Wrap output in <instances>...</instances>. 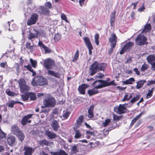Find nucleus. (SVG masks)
I'll return each mask as SVG.
<instances>
[{
	"instance_id": "60",
	"label": "nucleus",
	"mask_w": 155,
	"mask_h": 155,
	"mask_svg": "<svg viewBox=\"0 0 155 155\" xmlns=\"http://www.w3.org/2000/svg\"><path fill=\"white\" fill-rule=\"evenodd\" d=\"M45 7H48V8H51V4L49 2H46L45 4Z\"/></svg>"
},
{
	"instance_id": "42",
	"label": "nucleus",
	"mask_w": 155,
	"mask_h": 155,
	"mask_svg": "<svg viewBox=\"0 0 155 155\" xmlns=\"http://www.w3.org/2000/svg\"><path fill=\"white\" fill-rule=\"evenodd\" d=\"M6 134L0 129V140L3 141V139L5 138Z\"/></svg>"
},
{
	"instance_id": "6",
	"label": "nucleus",
	"mask_w": 155,
	"mask_h": 155,
	"mask_svg": "<svg viewBox=\"0 0 155 155\" xmlns=\"http://www.w3.org/2000/svg\"><path fill=\"white\" fill-rule=\"evenodd\" d=\"M44 66L47 69H52L55 66L54 61L50 58L45 59L44 62Z\"/></svg>"
},
{
	"instance_id": "36",
	"label": "nucleus",
	"mask_w": 155,
	"mask_h": 155,
	"mask_svg": "<svg viewBox=\"0 0 155 155\" xmlns=\"http://www.w3.org/2000/svg\"><path fill=\"white\" fill-rule=\"evenodd\" d=\"M16 104V101L11 100L8 102L6 104V105L8 107H13L15 104Z\"/></svg>"
},
{
	"instance_id": "61",
	"label": "nucleus",
	"mask_w": 155,
	"mask_h": 155,
	"mask_svg": "<svg viewBox=\"0 0 155 155\" xmlns=\"http://www.w3.org/2000/svg\"><path fill=\"white\" fill-rule=\"evenodd\" d=\"M129 100V99L128 98V95L127 94H126L124 95L123 98L122 99V101H126Z\"/></svg>"
},
{
	"instance_id": "34",
	"label": "nucleus",
	"mask_w": 155,
	"mask_h": 155,
	"mask_svg": "<svg viewBox=\"0 0 155 155\" xmlns=\"http://www.w3.org/2000/svg\"><path fill=\"white\" fill-rule=\"evenodd\" d=\"M84 116L82 115H81L77 120V125L79 126L82 124Z\"/></svg>"
},
{
	"instance_id": "7",
	"label": "nucleus",
	"mask_w": 155,
	"mask_h": 155,
	"mask_svg": "<svg viewBox=\"0 0 155 155\" xmlns=\"http://www.w3.org/2000/svg\"><path fill=\"white\" fill-rule=\"evenodd\" d=\"M105 81L98 80L94 81L92 84L95 89H100L105 87Z\"/></svg>"
},
{
	"instance_id": "15",
	"label": "nucleus",
	"mask_w": 155,
	"mask_h": 155,
	"mask_svg": "<svg viewBox=\"0 0 155 155\" xmlns=\"http://www.w3.org/2000/svg\"><path fill=\"white\" fill-rule=\"evenodd\" d=\"M109 40L111 43L110 45H114L116 46L117 41V38L115 34H112L111 37L109 38Z\"/></svg>"
},
{
	"instance_id": "40",
	"label": "nucleus",
	"mask_w": 155,
	"mask_h": 155,
	"mask_svg": "<svg viewBox=\"0 0 155 155\" xmlns=\"http://www.w3.org/2000/svg\"><path fill=\"white\" fill-rule=\"evenodd\" d=\"M28 94L30 100H34L36 99V97L35 94L32 92H28Z\"/></svg>"
},
{
	"instance_id": "49",
	"label": "nucleus",
	"mask_w": 155,
	"mask_h": 155,
	"mask_svg": "<svg viewBox=\"0 0 155 155\" xmlns=\"http://www.w3.org/2000/svg\"><path fill=\"white\" fill-rule=\"evenodd\" d=\"M110 121L111 120L109 119L106 120L102 124L103 127H105L107 126L110 123Z\"/></svg>"
},
{
	"instance_id": "47",
	"label": "nucleus",
	"mask_w": 155,
	"mask_h": 155,
	"mask_svg": "<svg viewBox=\"0 0 155 155\" xmlns=\"http://www.w3.org/2000/svg\"><path fill=\"white\" fill-rule=\"evenodd\" d=\"M148 68V65L144 64L142 65L141 68V71H144L146 70H147Z\"/></svg>"
},
{
	"instance_id": "22",
	"label": "nucleus",
	"mask_w": 155,
	"mask_h": 155,
	"mask_svg": "<svg viewBox=\"0 0 155 155\" xmlns=\"http://www.w3.org/2000/svg\"><path fill=\"white\" fill-rule=\"evenodd\" d=\"M94 108V105H91L89 108L88 110V117L89 118H92L94 117L93 110Z\"/></svg>"
},
{
	"instance_id": "64",
	"label": "nucleus",
	"mask_w": 155,
	"mask_h": 155,
	"mask_svg": "<svg viewBox=\"0 0 155 155\" xmlns=\"http://www.w3.org/2000/svg\"><path fill=\"white\" fill-rule=\"evenodd\" d=\"M143 112L141 113L139 115H137L133 119L136 121L141 117V115L142 114Z\"/></svg>"
},
{
	"instance_id": "19",
	"label": "nucleus",
	"mask_w": 155,
	"mask_h": 155,
	"mask_svg": "<svg viewBox=\"0 0 155 155\" xmlns=\"http://www.w3.org/2000/svg\"><path fill=\"white\" fill-rule=\"evenodd\" d=\"M15 140V137L12 136H9L7 139V142L10 145H12L14 143Z\"/></svg>"
},
{
	"instance_id": "5",
	"label": "nucleus",
	"mask_w": 155,
	"mask_h": 155,
	"mask_svg": "<svg viewBox=\"0 0 155 155\" xmlns=\"http://www.w3.org/2000/svg\"><path fill=\"white\" fill-rule=\"evenodd\" d=\"M20 91L24 93L30 90V87L28 86L25 80L22 78L20 79L18 82Z\"/></svg>"
},
{
	"instance_id": "41",
	"label": "nucleus",
	"mask_w": 155,
	"mask_h": 155,
	"mask_svg": "<svg viewBox=\"0 0 155 155\" xmlns=\"http://www.w3.org/2000/svg\"><path fill=\"white\" fill-rule=\"evenodd\" d=\"M105 87L110 86L111 85L113 86H116L117 85L114 82V81H112L110 82H107V81H105Z\"/></svg>"
},
{
	"instance_id": "24",
	"label": "nucleus",
	"mask_w": 155,
	"mask_h": 155,
	"mask_svg": "<svg viewBox=\"0 0 155 155\" xmlns=\"http://www.w3.org/2000/svg\"><path fill=\"white\" fill-rule=\"evenodd\" d=\"M24 149L25 150V155H32V148L25 147Z\"/></svg>"
},
{
	"instance_id": "38",
	"label": "nucleus",
	"mask_w": 155,
	"mask_h": 155,
	"mask_svg": "<svg viewBox=\"0 0 155 155\" xmlns=\"http://www.w3.org/2000/svg\"><path fill=\"white\" fill-rule=\"evenodd\" d=\"M140 97V94L137 95L135 97H133V98L130 101V102L132 104L134 103L136 101H137L139 100Z\"/></svg>"
},
{
	"instance_id": "20",
	"label": "nucleus",
	"mask_w": 155,
	"mask_h": 155,
	"mask_svg": "<svg viewBox=\"0 0 155 155\" xmlns=\"http://www.w3.org/2000/svg\"><path fill=\"white\" fill-rule=\"evenodd\" d=\"M50 153L51 155H68L64 150L61 149L58 152H51Z\"/></svg>"
},
{
	"instance_id": "16",
	"label": "nucleus",
	"mask_w": 155,
	"mask_h": 155,
	"mask_svg": "<svg viewBox=\"0 0 155 155\" xmlns=\"http://www.w3.org/2000/svg\"><path fill=\"white\" fill-rule=\"evenodd\" d=\"M134 44L131 42H128L124 44L123 47L125 49V51H129L133 46Z\"/></svg>"
},
{
	"instance_id": "13",
	"label": "nucleus",
	"mask_w": 155,
	"mask_h": 155,
	"mask_svg": "<svg viewBox=\"0 0 155 155\" xmlns=\"http://www.w3.org/2000/svg\"><path fill=\"white\" fill-rule=\"evenodd\" d=\"M89 87L87 84H82L80 85L78 88V90L79 93L82 94H85V90Z\"/></svg>"
},
{
	"instance_id": "30",
	"label": "nucleus",
	"mask_w": 155,
	"mask_h": 155,
	"mask_svg": "<svg viewBox=\"0 0 155 155\" xmlns=\"http://www.w3.org/2000/svg\"><path fill=\"white\" fill-rule=\"evenodd\" d=\"M147 82L145 80H140L137 82V85L136 86L137 88L139 89L141 88L143 84Z\"/></svg>"
},
{
	"instance_id": "50",
	"label": "nucleus",
	"mask_w": 155,
	"mask_h": 155,
	"mask_svg": "<svg viewBox=\"0 0 155 155\" xmlns=\"http://www.w3.org/2000/svg\"><path fill=\"white\" fill-rule=\"evenodd\" d=\"M14 68L16 69L17 73H19L20 66L18 63H16L15 64L14 66Z\"/></svg>"
},
{
	"instance_id": "25",
	"label": "nucleus",
	"mask_w": 155,
	"mask_h": 155,
	"mask_svg": "<svg viewBox=\"0 0 155 155\" xmlns=\"http://www.w3.org/2000/svg\"><path fill=\"white\" fill-rule=\"evenodd\" d=\"M151 29V27L150 24H148L144 26V29L141 32V33H146L149 32Z\"/></svg>"
},
{
	"instance_id": "39",
	"label": "nucleus",
	"mask_w": 155,
	"mask_h": 155,
	"mask_svg": "<svg viewBox=\"0 0 155 155\" xmlns=\"http://www.w3.org/2000/svg\"><path fill=\"white\" fill-rule=\"evenodd\" d=\"M21 97L23 101H27L29 97L28 92L22 94L21 95Z\"/></svg>"
},
{
	"instance_id": "35",
	"label": "nucleus",
	"mask_w": 155,
	"mask_h": 155,
	"mask_svg": "<svg viewBox=\"0 0 155 155\" xmlns=\"http://www.w3.org/2000/svg\"><path fill=\"white\" fill-rule=\"evenodd\" d=\"M38 36L36 32H35V34L31 32H30L28 35V39L29 40H31L35 38H37Z\"/></svg>"
},
{
	"instance_id": "32",
	"label": "nucleus",
	"mask_w": 155,
	"mask_h": 155,
	"mask_svg": "<svg viewBox=\"0 0 155 155\" xmlns=\"http://www.w3.org/2000/svg\"><path fill=\"white\" fill-rule=\"evenodd\" d=\"M38 143L41 146H43L44 145L48 146L49 144V142L46 139H43L38 141Z\"/></svg>"
},
{
	"instance_id": "54",
	"label": "nucleus",
	"mask_w": 155,
	"mask_h": 155,
	"mask_svg": "<svg viewBox=\"0 0 155 155\" xmlns=\"http://www.w3.org/2000/svg\"><path fill=\"white\" fill-rule=\"evenodd\" d=\"M115 46L114 45H110V48L108 51L109 54L110 55L112 53L113 51V48L115 47Z\"/></svg>"
},
{
	"instance_id": "48",
	"label": "nucleus",
	"mask_w": 155,
	"mask_h": 155,
	"mask_svg": "<svg viewBox=\"0 0 155 155\" xmlns=\"http://www.w3.org/2000/svg\"><path fill=\"white\" fill-rule=\"evenodd\" d=\"M99 38V35L98 33L96 34L95 35L94 39L97 45H99V41H98Z\"/></svg>"
},
{
	"instance_id": "52",
	"label": "nucleus",
	"mask_w": 155,
	"mask_h": 155,
	"mask_svg": "<svg viewBox=\"0 0 155 155\" xmlns=\"http://www.w3.org/2000/svg\"><path fill=\"white\" fill-rule=\"evenodd\" d=\"M121 117V116H118L117 115H116L115 114L113 115V119L114 121L119 120Z\"/></svg>"
},
{
	"instance_id": "17",
	"label": "nucleus",
	"mask_w": 155,
	"mask_h": 155,
	"mask_svg": "<svg viewBox=\"0 0 155 155\" xmlns=\"http://www.w3.org/2000/svg\"><path fill=\"white\" fill-rule=\"evenodd\" d=\"M51 126L52 127L53 130L56 132L58 131L59 126L58 123L56 120H54L53 121L51 124Z\"/></svg>"
},
{
	"instance_id": "23",
	"label": "nucleus",
	"mask_w": 155,
	"mask_h": 155,
	"mask_svg": "<svg viewBox=\"0 0 155 155\" xmlns=\"http://www.w3.org/2000/svg\"><path fill=\"white\" fill-rule=\"evenodd\" d=\"M84 41L85 44L87 48L92 47V44L90 41L89 38L87 37L84 38Z\"/></svg>"
},
{
	"instance_id": "58",
	"label": "nucleus",
	"mask_w": 155,
	"mask_h": 155,
	"mask_svg": "<svg viewBox=\"0 0 155 155\" xmlns=\"http://www.w3.org/2000/svg\"><path fill=\"white\" fill-rule=\"evenodd\" d=\"M43 49L45 51V53H50L51 52V50L48 47L46 46H45V47L43 48Z\"/></svg>"
},
{
	"instance_id": "43",
	"label": "nucleus",
	"mask_w": 155,
	"mask_h": 155,
	"mask_svg": "<svg viewBox=\"0 0 155 155\" xmlns=\"http://www.w3.org/2000/svg\"><path fill=\"white\" fill-rule=\"evenodd\" d=\"M34 30L35 32H36L37 36H38V35L41 36H44L45 35V32L43 30L38 31L35 29H34Z\"/></svg>"
},
{
	"instance_id": "33",
	"label": "nucleus",
	"mask_w": 155,
	"mask_h": 155,
	"mask_svg": "<svg viewBox=\"0 0 155 155\" xmlns=\"http://www.w3.org/2000/svg\"><path fill=\"white\" fill-rule=\"evenodd\" d=\"M25 47L27 49L30 50L31 52H32L34 50V47L35 46L34 45H31V43L28 42L26 43Z\"/></svg>"
},
{
	"instance_id": "46",
	"label": "nucleus",
	"mask_w": 155,
	"mask_h": 155,
	"mask_svg": "<svg viewBox=\"0 0 155 155\" xmlns=\"http://www.w3.org/2000/svg\"><path fill=\"white\" fill-rule=\"evenodd\" d=\"M61 35L58 33L55 35L54 38L55 41H58L61 39Z\"/></svg>"
},
{
	"instance_id": "44",
	"label": "nucleus",
	"mask_w": 155,
	"mask_h": 155,
	"mask_svg": "<svg viewBox=\"0 0 155 155\" xmlns=\"http://www.w3.org/2000/svg\"><path fill=\"white\" fill-rule=\"evenodd\" d=\"M30 61L32 67L34 68H35L37 64V61H36L34 60L32 58L30 59Z\"/></svg>"
},
{
	"instance_id": "8",
	"label": "nucleus",
	"mask_w": 155,
	"mask_h": 155,
	"mask_svg": "<svg viewBox=\"0 0 155 155\" xmlns=\"http://www.w3.org/2000/svg\"><path fill=\"white\" fill-rule=\"evenodd\" d=\"M38 17V15L36 13H33L28 19L27 24L28 25H31L35 24L37 21Z\"/></svg>"
},
{
	"instance_id": "27",
	"label": "nucleus",
	"mask_w": 155,
	"mask_h": 155,
	"mask_svg": "<svg viewBox=\"0 0 155 155\" xmlns=\"http://www.w3.org/2000/svg\"><path fill=\"white\" fill-rule=\"evenodd\" d=\"M148 62L150 64H151L153 62L155 61V57L154 55H150L147 58Z\"/></svg>"
},
{
	"instance_id": "45",
	"label": "nucleus",
	"mask_w": 155,
	"mask_h": 155,
	"mask_svg": "<svg viewBox=\"0 0 155 155\" xmlns=\"http://www.w3.org/2000/svg\"><path fill=\"white\" fill-rule=\"evenodd\" d=\"M5 93L9 96H14L15 95V94L14 92L11 91L9 89H7Z\"/></svg>"
},
{
	"instance_id": "3",
	"label": "nucleus",
	"mask_w": 155,
	"mask_h": 155,
	"mask_svg": "<svg viewBox=\"0 0 155 155\" xmlns=\"http://www.w3.org/2000/svg\"><path fill=\"white\" fill-rule=\"evenodd\" d=\"M45 98L43 101V104L45 107H53L56 104V101L54 98L49 94H47L45 97Z\"/></svg>"
},
{
	"instance_id": "26",
	"label": "nucleus",
	"mask_w": 155,
	"mask_h": 155,
	"mask_svg": "<svg viewBox=\"0 0 155 155\" xmlns=\"http://www.w3.org/2000/svg\"><path fill=\"white\" fill-rule=\"evenodd\" d=\"M135 81V80L133 78H131L128 79L126 80L125 81H122V84L123 85L132 84L133 82L134 81Z\"/></svg>"
},
{
	"instance_id": "57",
	"label": "nucleus",
	"mask_w": 155,
	"mask_h": 155,
	"mask_svg": "<svg viewBox=\"0 0 155 155\" xmlns=\"http://www.w3.org/2000/svg\"><path fill=\"white\" fill-rule=\"evenodd\" d=\"M104 77V74L102 73H98L97 75L95 76V78H102Z\"/></svg>"
},
{
	"instance_id": "1",
	"label": "nucleus",
	"mask_w": 155,
	"mask_h": 155,
	"mask_svg": "<svg viewBox=\"0 0 155 155\" xmlns=\"http://www.w3.org/2000/svg\"><path fill=\"white\" fill-rule=\"evenodd\" d=\"M106 66V63H99L97 61H94L89 68L90 75L92 76L100 71H104Z\"/></svg>"
},
{
	"instance_id": "51",
	"label": "nucleus",
	"mask_w": 155,
	"mask_h": 155,
	"mask_svg": "<svg viewBox=\"0 0 155 155\" xmlns=\"http://www.w3.org/2000/svg\"><path fill=\"white\" fill-rule=\"evenodd\" d=\"M77 148V147L76 145H74L71 147V151L72 152L74 153H75L78 152Z\"/></svg>"
},
{
	"instance_id": "63",
	"label": "nucleus",
	"mask_w": 155,
	"mask_h": 155,
	"mask_svg": "<svg viewBox=\"0 0 155 155\" xmlns=\"http://www.w3.org/2000/svg\"><path fill=\"white\" fill-rule=\"evenodd\" d=\"M152 95L153 93L149 91L148 93L147 94L146 97L147 98H148L151 97L152 96Z\"/></svg>"
},
{
	"instance_id": "11",
	"label": "nucleus",
	"mask_w": 155,
	"mask_h": 155,
	"mask_svg": "<svg viewBox=\"0 0 155 155\" xmlns=\"http://www.w3.org/2000/svg\"><path fill=\"white\" fill-rule=\"evenodd\" d=\"M45 135L50 139H55L58 137V136L55 133L49 130H45Z\"/></svg>"
},
{
	"instance_id": "18",
	"label": "nucleus",
	"mask_w": 155,
	"mask_h": 155,
	"mask_svg": "<svg viewBox=\"0 0 155 155\" xmlns=\"http://www.w3.org/2000/svg\"><path fill=\"white\" fill-rule=\"evenodd\" d=\"M116 12L114 10L110 15V22L111 26L113 27L115 24V16Z\"/></svg>"
},
{
	"instance_id": "55",
	"label": "nucleus",
	"mask_w": 155,
	"mask_h": 155,
	"mask_svg": "<svg viewBox=\"0 0 155 155\" xmlns=\"http://www.w3.org/2000/svg\"><path fill=\"white\" fill-rule=\"evenodd\" d=\"M69 113L67 111H64L62 115L63 117L65 119L67 118L69 116Z\"/></svg>"
},
{
	"instance_id": "14",
	"label": "nucleus",
	"mask_w": 155,
	"mask_h": 155,
	"mask_svg": "<svg viewBox=\"0 0 155 155\" xmlns=\"http://www.w3.org/2000/svg\"><path fill=\"white\" fill-rule=\"evenodd\" d=\"M47 74L48 75H50L52 77H54L57 78H59L60 75L58 72H55V71L48 69Z\"/></svg>"
},
{
	"instance_id": "21",
	"label": "nucleus",
	"mask_w": 155,
	"mask_h": 155,
	"mask_svg": "<svg viewBox=\"0 0 155 155\" xmlns=\"http://www.w3.org/2000/svg\"><path fill=\"white\" fill-rule=\"evenodd\" d=\"M20 130L17 125H15L11 127V133L15 135L17 134Z\"/></svg>"
},
{
	"instance_id": "4",
	"label": "nucleus",
	"mask_w": 155,
	"mask_h": 155,
	"mask_svg": "<svg viewBox=\"0 0 155 155\" xmlns=\"http://www.w3.org/2000/svg\"><path fill=\"white\" fill-rule=\"evenodd\" d=\"M147 40V38L144 35L140 34L137 35L135 39V43L136 45L139 46L143 45L145 44L147 45L148 43Z\"/></svg>"
},
{
	"instance_id": "37",
	"label": "nucleus",
	"mask_w": 155,
	"mask_h": 155,
	"mask_svg": "<svg viewBox=\"0 0 155 155\" xmlns=\"http://www.w3.org/2000/svg\"><path fill=\"white\" fill-rule=\"evenodd\" d=\"M79 54V51L78 50H77L74 54V57L72 60V61L73 62H75L78 60Z\"/></svg>"
},
{
	"instance_id": "2",
	"label": "nucleus",
	"mask_w": 155,
	"mask_h": 155,
	"mask_svg": "<svg viewBox=\"0 0 155 155\" xmlns=\"http://www.w3.org/2000/svg\"><path fill=\"white\" fill-rule=\"evenodd\" d=\"M31 84L34 86H43L48 85V81L42 76H37L32 79Z\"/></svg>"
},
{
	"instance_id": "10",
	"label": "nucleus",
	"mask_w": 155,
	"mask_h": 155,
	"mask_svg": "<svg viewBox=\"0 0 155 155\" xmlns=\"http://www.w3.org/2000/svg\"><path fill=\"white\" fill-rule=\"evenodd\" d=\"M37 12L41 15H49L50 11L46 7L41 6L37 9Z\"/></svg>"
},
{
	"instance_id": "59",
	"label": "nucleus",
	"mask_w": 155,
	"mask_h": 155,
	"mask_svg": "<svg viewBox=\"0 0 155 155\" xmlns=\"http://www.w3.org/2000/svg\"><path fill=\"white\" fill-rule=\"evenodd\" d=\"M25 68H27V69L31 72H33L34 70L32 68L31 66L30 65L28 64L27 66H25Z\"/></svg>"
},
{
	"instance_id": "53",
	"label": "nucleus",
	"mask_w": 155,
	"mask_h": 155,
	"mask_svg": "<svg viewBox=\"0 0 155 155\" xmlns=\"http://www.w3.org/2000/svg\"><path fill=\"white\" fill-rule=\"evenodd\" d=\"M81 136V134L78 130H76V133L74 137L75 138L78 139Z\"/></svg>"
},
{
	"instance_id": "56",
	"label": "nucleus",
	"mask_w": 155,
	"mask_h": 155,
	"mask_svg": "<svg viewBox=\"0 0 155 155\" xmlns=\"http://www.w3.org/2000/svg\"><path fill=\"white\" fill-rule=\"evenodd\" d=\"M153 84H155V80L148 81L147 85L149 86Z\"/></svg>"
},
{
	"instance_id": "31",
	"label": "nucleus",
	"mask_w": 155,
	"mask_h": 155,
	"mask_svg": "<svg viewBox=\"0 0 155 155\" xmlns=\"http://www.w3.org/2000/svg\"><path fill=\"white\" fill-rule=\"evenodd\" d=\"M98 91L94 89H89L87 91V93L89 94L90 96L94 95L98 93Z\"/></svg>"
},
{
	"instance_id": "12",
	"label": "nucleus",
	"mask_w": 155,
	"mask_h": 155,
	"mask_svg": "<svg viewBox=\"0 0 155 155\" xmlns=\"http://www.w3.org/2000/svg\"><path fill=\"white\" fill-rule=\"evenodd\" d=\"M124 105H127V104H120L117 108V113L120 114H121L125 113L127 111V109L124 106Z\"/></svg>"
},
{
	"instance_id": "62",
	"label": "nucleus",
	"mask_w": 155,
	"mask_h": 155,
	"mask_svg": "<svg viewBox=\"0 0 155 155\" xmlns=\"http://www.w3.org/2000/svg\"><path fill=\"white\" fill-rule=\"evenodd\" d=\"M38 45L41 48H43L45 45L42 43V42L39 41L38 43Z\"/></svg>"
},
{
	"instance_id": "9",
	"label": "nucleus",
	"mask_w": 155,
	"mask_h": 155,
	"mask_svg": "<svg viewBox=\"0 0 155 155\" xmlns=\"http://www.w3.org/2000/svg\"><path fill=\"white\" fill-rule=\"evenodd\" d=\"M32 114H30L24 116L22 117L21 121L22 125L24 126L27 124L28 123H31V120L30 119L32 117Z\"/></svg>"
},
{
	"instance_id": "28",
	"label": "nucleus",
	"mask_w": 155,
	"mask_h": 155,
	"mask_svg": "<svg viewBox=\"0 0 155 155\" xmlns=\"http://www.w3.org/2000/svg\"><path fill=\"white\" fill-rule=\"evenodd\" d=\"M16 135L18 137L19 139L22 142L24 140L25 136L22 132L21 130H20Z\"/></svg>"
},
{
	"instance_id": "29",
	"label": "nucleus",
	"mask_w": 155,
	"mask_h": 155,
	"mask_svg": "<svg viewBox=\"0 0 155 155\" xmlns=\"http://www.w3.org/2000/svg\"><path fill=\"white\" fill-rule=\"evenodd\" d=\"M16 135L18 137L19 139L22 142L24 140L25 136L22 132L21 130H20Z\"/></svg>"
}]
</instances>
